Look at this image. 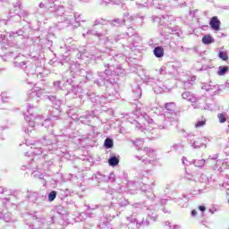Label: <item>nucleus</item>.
Listing matches in <instances>:
<instances>
[{"label":"nucleus","instance_id":"1","mask_svg":"<svg viewBox=\"0 0 229 229\" xmlns=\"http://www.w3.org/2000/svg\"><path fill=\"white\" fill-rule=\"evenodd\" d=\"M102 60L104 62V72H98V74L100 78L99 80H96L95 83L98 85V87H103V85H106V81L103 74L106 76H121L124 74V69L119 65L115 66V56L111 54H106L102 56Z\"/></svg>","mask_w":229,"mask_h":229},{"label":"nucleus","instance_id":"2","mask_svg":"<svg viewBox=\"0 0 229 229\" xmlns=\"http://www.w3.org/2000/svg\"><path fill=\"white\" fill-rule=\"evenodd\" d=\"M144 19H146V17L142 15V13L130 14V13H125L123 19L117 18L113 21H107V24L119 27L122 24H125V22H131V24L136 28H142V26H144Z\"/></svg>","mask_w":229,"mask_h":229},{"label":"nucleus","instance_id":"3","mask_svg":"<svg viewBox=\"0 0 229 229\" xmlns=\"http://www.w3.org/2000/svg\"><path fill=\"white\" fill-rule=\"evenodd\" d=\"M32 221L31 225H29L30 229H51V225H55V221H56L55 216H30Z\"/></svg>","mask_w":229,"mask_h":229},{"label":"nucleus","instance_id":"4","mask_svg":"<svg viewBox=\"0 0 229 229\" xmlns=\"http://www.w3.org/2000/svg\"><path fill=\"white\" fill-rule=\"evenodd\" d=\"M76 65H71V72L73 75L72 83H76V86L80 85V83H87L89 80H92L94 78V73L90 70L80 69L74 70Z\"/></svg>","mask_w":229,"mask_h":229},{"label":"nucleus","instance_id":"5","mask_svg":"<svg viewBox=\"0 0 229 229\" xmlns=\"http://www.w3.org/2000/svg\"><path fill=\"white\" fill-rule=\"evenodd\" d=\"M53 144V141L51 140V138L44 137L42 139V142L40 141H27V146H32L31 149H35L32 151L34 155H42L44 153V146H51Z\"/></svg>","mask_w":229,"mask_h":229},{"label":"nucleus","instance_id":"6","mask_svg":"<svg viewBox=\"0 0 229 229\" xmlns=\"http://www.w3.org/2000/svg\"><path fill=\"white\" fill-rule=\"evenodd\" d=\"M107 22L108 21H105L102 18L96 20L92 30H88L86 35H96L97 37H98V38H101V37H105V35H106V31L101 32L99 30H96V26H100L101 28H103L105 24H108Z\"/></svg>","mask_w":229,"mask_h":229},{"label":"nucleus","instance_id":"7","mask_svg":"<svg viewBox=\"0 0 229 229\" xmlns=\"http://www.w3.org/2000/svg\"><path fill=\"white\" fill-rule=\"evenodd\" d=\"M112 201L115 203L116 207L115 208H108L109 210H116L115 215H113L110 218L109 221H112L115 217V216H119L121 215V211H119V207H127L128 205V199L120 197L119 199H115V197L112 198Z\"/></svg>","mask_w":229,"mask_h":229},{"label":"nucleus","instance_id":"8","mask_svg":"<svg viewBox=\"0 0 229 229\" xmlns=\"http://www.w3.org/2000/svg\"><path fill=\"white\" fill-rule=\"evenodd\" d=\"M55 3H56V0H47L46 8H47L49 12H55L56 15H64V12H65L64 6L58 5Z\"/></svg>","mask_w":229,"mask_h":229},{"label":"nucleus","instance_id":"9","mask_svg":"<svg viewBox=\"0 0 229 229\" xmlns=\"http://www.w3.org/2000/svg\"><path fill=\"white\" fill-rule=\"evenodd\" d=\"M27 198L32 203H36V205H42V201H46V196L40 195L37 191H28ZM38 199H41L42 201H38Z\"/></svg>","mask_w":229,"mask_h":229},{"label":"nucleus","instance_id":"10","mask_svg":"<svg viewBox=\"0 0 229 229\" xmlns=\"http://www.w3.org/2000/svg\"><path fill=\"white\" fill-rule=\"evenodd\" d=\"M13 9L14 12H12L13 17H15L16 22L21 21V17H24V13H19V10H22V0H16V2L13 4Z\"/></svg>","mask_w":229,"mask_h":229},{"label":"nucleus","instance_id":"11","mask_svg":"<svg viewBox=\"0 0 229 229\" xmlns=\"http://www.w3.org/2000/svg\"><path fill=\"white\" fill-rule=\"evenodd\" d=\"M28 113L30 115H26L25 120L29 123L30 127L23 128V131L30 134V131H31V130H33V128H35V115L33 114V113H31V111H30V109H28Z\"/></svg>","mask_w":229,"mask_h":229},{"label":"nucleus","instance_id":"12","mask_svg":"<svg viewBox=\"0 0 229 229\" xmlns=\"http://www.w3.org/2000/svg\"><path fill=\"white\" fill-rule=\"evenodd\" d=\"M87 208L88 210H96L98 208H115V207H117V205H115V202L111 201L110 203L105 204V203H100L98 205H86L85 206Z\"/></svg>","mask_w":229,"mask_h":229},{"label":"nucleus","instance_id":"13","mask_svg":"<svg viewBox=\"0 0 229 229\" xmlns=\"http://www.w3.org/2000/svg\"><path fill=\"white\" fill-rule=\"evenodd\" d=\"M87 96L89 97V99L92 103H98V105H106L108 98L104 96H96L94 93H87Z\"/></svg>","mask_w":229,"mask_h":229},{"label":"nucleus","instance_id":"14","mask_svg":"<svg viewBox=\"0 0 229 229\" xmlns=\"http://www.w3.org/2000/svg\"><path fill=\"white\" fill-rule=\"evenodd\" d=\"M188 140H190V144L191 148H194L195 149L203 148V139L197 138L196 140L194 139V135L192 134H188Z\"/></svg>","mask_w":229,"mask_h":229},{"label":"nucleus","instance_id":"15","mask_svg":"<svg viewBox=\"0 0 229 229\" xmlns=\"http://www.w3.org/2000/svg\"><path fill=\"white\" fill-rule=\"evenodd\" d=\"M185 180L188 182H198V180H199V173L198 171H193V172H185L184 174Z\"/></svg>","mask_w":229,"mask_h":229},{"label":"nucleus","instance_id":"16","mask_svg":"<svg viewBox=\"0 0 229 229\" xmlns=\"http://www.w3.org/2000/svg\"><path fill=\"white\" fill-rule=\"evenodd\" d=\"M74 22V18H71V16L63 17L61 21L58 22V28H68Z\"/></svg>","mask_w":229,"mask_h":229},{"label":"nucleus","instance_id":"17","mask_svg":"<svg viewBox=\"0 0 229 229\" xmlns=\"http://www.w3.org/2000/svg\"><path fill=\"white\" fill-rule=\"evenodd\" d=\"M138 8H146L147 6H156L157 0H140L136 2Z\"/></svg>","mask_w":229,"mask_h":229},{"label":"nucleus","instance_id":"18","mask_svg":"<svg viewBox=\"0 0 229 229\" xmlns=\"http://www.w3.org/2000/svg\"><path fill=\"white\" fill-rule=\"evenodd\" d=\"M182 99H186V101H190V103H198L199 98L196 95L191 93V91H185L182 94Z\"/></svg>","mask_w":229,"mask_h":229},{"label":"nucleus","instance_id":"19","mask_svg":"<svg viewBox=\"0 0 229 229\" xmlns=\"http://www.w3.org/2000/svg\"><path fill=\"white\" fill-rule=\"evenodd\" d=\"M70 114H72V119H78L82 124H90V114H85L78 118L74 113L70 112Z\"/></svg>","mask_w":229,"mask_h":229},{"label":"nucleus","instance_id":"20","mask_svg":"<svg viewBox=\"0 0 229 229\" xmlns=\"http://www.w3.org/2000/svg\"><path fill=\"white\" fill-rule=\"evenodd\" d=\"M45 99H48V101L52 102V106L55 110H58L62 105V101L56 100V97L55 96H45Z\"/></svg>","mask_w":229,"mask_h":229},{"label":"nucleus","instance_id":"21","mask_svg":"<svg viewBox=\"0 0 229 229\" xmlns=\"http://www.w3.org/2000/svg\"><path fill=\"white\" fill-rule=\"evenodd\" d=\"M209 25L215 31H219L221 28V21H219V19H217V17L214 16L213 18H211Z\"/></svg>","mask_w":229,"mask_h":229},{"label":"nucleus","instance_id":"22","mask_svg":"<svg viewBox=\"0 0 229 229\" xmlns=\"http://www.w3.org/2000/svg\"><path fill=\"white\" fill-rule=\"evenodd\" d=\"M135 158H137L138 160H141L142 164H145V165H153L155 164V162H157V157H144L136 156Z\"/></svg>","mask_w":229,"mask_h":229},{"label":"nucleus","instance_id":"23","mask_svg":"<svg viewBox=\"0 0 229 229\" xmlns=\"http://www.w3.org/2000/svg\"><path fill=\"white\" fill-rule=\"evenodd\" d=\"M0 219H3L5 223H10V221H12V213L8 212L6 209H4L0 212Z\"/></svg>","mask_w":229,"mask_h":229},{"label":"nucleus","instance_id":"24","mask_svg":"<svg viewBox=\"0 0 229 229\" xmlns=\"http://www.w3.org/2000/svg\"><path fill=\"white\" fill-rule=\"evenodd\" d=\"M132 93L134 95L135 99H139L142 96V89L139 85L132 86Z\"/></svg>","mask_w":229,"mask_h":229},{"label":"nucleus","instance_id":"25","mask_svg":"<svg viewBox=\"0 0 229 229\" xmlns=\"http://www.w3.org/2000/svg\"><path fill=\"white\" fill-rule=\"evenodd\" d=\"M210 180H212V176H210V174H202L199 175V174L198 182H199V183H205L207 185V183H208Z\"/></svg>","mask_w":229,"mask_h":229},{"label":"nucleus","instance_id":"26","mask_svg":"<svg viewBox=\"0 0 229 229\" xmlns=\"http://www.w3.org/2000/svg\"><path fill=\"white\" fill-rule=\"evenodd\" d=\"M126 34H127L128 37H130L131 38L132 37H135V38H137V39H136L137 42H140V40H141L140 37H139V36L137 35V32L135 31V29H133V27H128V28H127V32H126Z\"/></svg>","mask_w":229,"mask_h":229},{"label":"nucleus","instance_id":"27","mask_svg":"<svg viewBox=\"0 0 229 229\" xmlns=\"http://www.w3.org/2000/svg\"><path fill=\"white\" fill-rule=\"evenodd\" d=\"M6 35H9L10 40H15L18 37H22L24 35V30H19L16 32H7Z\"/></svg>","mask_w":229,"mask_h":229},{"label":"nucleus","instance_id":"28","mask_svg":"<svg viewBox=\"0 0 229 229\" xmlns=\"http://www.w3.org/2000/svg\"><path fill=\"white\" fill-rule=\"evenodd\" d=\"M145 83H147V85H150V87H160V81H157L155 78H147L145 80Z\"/></svg>","mask_w":229,"mask_h":229},{"label":"nucleus","instance_id":"29","mask_svg":"<svg viewBox=\"0 0 229 229\" xmlns=\"http://www.w3.org/2000/svg\"><path fill=\"white\" fill-rule=\"evenodd\" d=\"M154 56L156 58H163L164 57V47H156L153 50Z\"/></svg>","mask_w":229,"mask_h":229},{"label":"nucleus","instance_id":"30","mask_svg":"<svg viewBox=\"0 0 229 229\" xmlns=\"http://www.w3.org/2000/svg\"><path fill=\"white\" fill-rule=\"evenodd\" d=\"M38 98H40V91H31L29 94V101H34L35 103H38Z\"/></svg>","mask_w":229,"mask_h":229},{"label":"nucleus","instance_id":"31","mask_svg":"<svg viewBox=\"0 0 229 229\" xmlns=\"http://www.w3.org/2000/svg\"><path fill=\"white\" fill-rule=\"evenodd\" d=\"M170 1L173 0H157L156 8H158L159 10H164V8L167 6V3H170Z\"/></svg>","mask_w":229,"mask_h":229},{"label":"nucleus","instance_id":"32","mask_svg":"<svg viewBox=\"0 0 229 229\" xmlns=\"http://www.w3.org/2000/svg\"><path fill=\"white\" fill-rule=\"evenodd\" d=\"M143 151L146 153V155L148 157V158H157V155H155V149L151 148L145 147L143 148Z\"/></svg>","mask_w":229,"mask_h":229},{"label":"nucleus","instance_id":"33","mask_svg":"<svg viewBox=\"0 0 229 229\" xmlns=\"http://www.w3.org/2000/svg\"><path fill=\"white\" fill-rule=\"evenodd\" d=\"M108 164H109V165H111V167H115V165H119V157H117L115 156H112L108 159Z\"/></svg>","mask_w":229,"mask_h":229},{"label":"nucleus","instance_id":"34","mask_svg":"<svg viewBox=\"0 0 229 229\" xmlns=\"http://www.w3.org/2000/svg\"><path fill=\"white\" fill-rule=\"evenodd\" d=\"M205 159H193L192 164L195 165V167H204L206 164Z\"/></svg>","mask_w":229,"mask_h":229},{"label":"nucleus","instance_id":"35","mask_svg":"<svg viewBox=\"0 0 229 229\" xmlns=\"http://www.w3.org/2000/svg\"><path fill=\"white\" fill-rule=\"evenodd\" d=\"M12 19H13V13L11 11L7 16V20L0 19V28H2V26H6V24H8V21H12Z\"/></svg>","mask_w":229,"mask_h":229},{"label":"nucleus","instance_id":"36","mask_svg":"<svg viewBox=\"0 0 229 229\" xmlns=\"http://www.w3.org/2000/svg\"><path fill=\"white\" fill-rule=\"evenodd\" d=\"M161 121H163V123H157V129L167 130L169 128V125L167 124V120L164 119V116H162Z\"/></svg>","mask_w":229,"mask_h":229},{"label":"nucleus","instance_id":"37","mask_svg":"<svg viewBox=\"0 0 229 229\" xmlns=\"http://www.w3.org/2000/svg\"><path fill=\"white\" fill-rule=\"evenodd\" d=\"M165 108L168 110V112H171V114H173V112L176 110V104H174V102L166 103L165 104Z\"/></svg>","mask_w":229,"mask_h":229},{"label":"nucleus","instance_id":"38","mask_svg":"<svg viewBox=\"0 0 229 229\" xmlns=\"http://www.w3.org/2000/svg\"><path fill=\"white\" fill-rule=\"evenodd\" d=\"M104 146L106 149H112V148H114V140L106 138L105 140Z\"/></svg>","mask_w":229,"mask_h":229},{"label":"nucleus","instance_id":"39","mask_svg":"<svg viewBox=\"0 0 229 229\" xmlns=\"http://www.w3.org/2000/svg\"><path fill=\"white\" fill-rule=\"evenodd\" d=\"M107 93L109 96H116L117 90H115V88H114V84L110 83L109 87H107Z\"/></svg>","mask_w":229,"mask_h":229},{"label":"nucleus","instance_id":"40","mask_svg":"<svg viewBox=\"0 0 229 229\" xmlns=\"http://www.w3.org/2000/svg\"><path fill=\"white\" fill-rule=\"evenodd\" d=\"M202 42L205 45L212 44V42H214V38H211L210 35H206L202 38Z\"/></svg>","mask_w":229,"mask_h":229},{"label":"nucleus","instance_id":"41","mask_svg":"<svg viewBox=\"0 0 229 229\" xmlns=\"http://www.w3.org/2000/svg\"><path fill=\"white\" fill-rule=\"evenodd\" d=\"M53 124V118H47L43 123V126H45V128H51Z\"/></svg>","mask_w":229,"mask_h":229},{"label":"nucleus","instance_id":"42","mask_svg":"<svg viewBox=\"0 0 229 229\" xmlns=\"http://www.w3.org/2000/svg\"><path fill=\"white\" fill-rule=\"evenodd\" d=\"M165 226H168L169 229H182V225H172L171 222L166 221L165 223Z\"/></svg>","mask_w":229,"mask_h":229},{"label":"nucleus","instance_id":"43","mask_svg":"<svg viewBox=\"0 0 229 229\" xmlns=\"http://www.w3.org/2000/svg\"><path fill=\"white\" fill-rule=\"evenodd\" d=\"M219 123H226V113H220L217 114Z\"/></svg>","mask_w":229,"mask_h":229},{"label":"nucleus","instance_id":"44","mask_svg":"<svg viewBox=\"0 0 229 229\" xmlns=\"http://www.w3.org/2000/svg\"><path fill=\"white\" fill-rule=\"evenodd\" d=\"M228 72V67L227 66H220L218 71L219 76H225Z\"/></svg>","mask_w":229,"mask_h":229},{"label":"nucleus","instance_id":"45","mask_svg":"<svg viewBox=\"0 0 229 229\" xmlns=\"http://www.w3.org/2000/svg\"><path fill=\"white\" fill-rule=\"evenodd\" d=\"M56 191H52L48 193V201H55L56 199Z\"/></svg>","mask_w":229,"mask_h":229},{"label":"nucleus","instance_id":"46","mask_svg":"<svg viewBox=\"0 0 229 229\" xmlns=\"http://www.w3.org/2000/svg\"><path fill=\"white\" fill-rule=\"evenodd\" d=\"M73 21L76 22V24L74 25L75 28H78V26H80V21H81L80 20V13H74Z\"/></svg>","mask_w":229,"mask_h":229},{"label":"nucleus","instance_id":"47","mask_svg":"<svg viewBox=\"0 0 229 229\" xmlns=\"http://www.w3.org/2000/svg\"><path fill=\"white\" fill-rule=\"evenodd\" d=\"M134 146H136V148H140V146H143L144 144V140L142 139H137L136 140L133 141Z\"/></svg>","mask_w":229,"mask_h":229},{"label":"nucleus","instance_id":"48","mask_svg":"<svg viewBox=\"0 0 229 229\" xmlns=\"http://www.w3.org/2000/svg\"><path fill=\"white\" fill-rule=\"evenodd\" d=\"M219 58H221V60L226 61L228 60V55L226 54V52H223L220 51L218 54Z\"/></svg>","mask_w":229,"mask_h":229},{"label":"nucleus","instance_id":"49","mask_svg":"<svg viewBox=\"0 0 229 229\" xmlns=\"http://www.w3.org/2000/svg\"><path fill=\"white\" fill-rule=\"evenodd\" d=\"M172 149L178 151V149H183V145L182 143H175L173 145Z\"/></svg>","mask_w":229,"mask_h":229},{"label":"nucleus","instance_id":"50","mask_svg":"<svg viewBox=\"0 0 229 229\" xmlns=\"http://www.w3.org/2000/svg\"><path fill=\"white\" fill-rule=\"evenodd\" d=\"M161 21H164V22H171V21H173V16L163 15Z\"/></svg>","mask_w":229,"mask_h":229},{"label":"nucleus","instance_id":"51","mask_svg":"<svg viewBox=\"0 0 229 229\" xmlns=\"http://www.w3.org/2000/svg\"><path fill=\"white\" fill-rule=\"evenodd\" d=\"M182 162L183 165H192V160L190 161V160L187 159V157H182Z\"/></svg>","mask_w":229,"mask_h":229},{"label":"nucleus","instance_id":"52","mask_svg":"<svg viewBox=\"0 0 229 229\" xmlns=\"http://www.w3.org/2000/svg\"><path fill=\"white\" fill-rule=\"evenodd\" d=\"M104 180H109L110 182H115V174L111 173L108 177L104 175Z\"/></svg>","mask_w":229,"mask_h":229},{"label":"nucleus","instance_id":"53","mask_svg":"<svg viewBox=\"0 0 229 229\" xmlns=\"http://www.w3.org/2000/svg\"><path fill=\"white\" fill-rule=\"evenodd\" d=\"M9 55H19V49L12 47L9 50Z\"/></svg>","mask_w":229,"mask_h":229},{"label":"nucleus","instance_id":"54","mask_svg":"<svg viewBox=\"0 0 229 229\" xmlns=\"http://www.w3.org/2000/svg\"><path fill=\"white\" fill-rule=\"evenodd\" d=\"M206 124V122L201 120V121H198L195 123V128H203V126Z\"/></svg>","mask_w":229,"mask_h":229},{"label":"nucleus","instance_id":"55","mask_svg":"<svg viewBox=\"0 0 229 229\" xmlns=\"http://www.w3.org/2000/svg\"><path fill=\"white\" fill-rule=\"evenodd\" d=\"M166 33H170L171 35H176L177 37H180V32H178L176 30L166 29Z\"/></svg>","mask_w":229,"mask_h":229},{"label":"nucleus","instance_id":"56","mask_svg":"<svg viewBox=\"0 0 229 229\" xmlns=\"http://www.w3.org/2000/svg\"><path fill=\"white\" fill-rule=\"evenodd\" d=\"M106 194H114L115 193V190H114V188H106L104 189Z\"/></svg>","mask_w":229,"mask_h":229},{"label":"nucleus","instance_id":"57","mask_svg":"<svg viewBox=\"0 0 229 229\" xmlns=\"http://www.w3.org/2000/svg\"><path fill=\"white\" fill-rule=\"evenodd\" d=\"M83 216L92 218V217H94V213H92V212L81 213L80 215V217H83Z\"/></svg>","mask_w":229,"mask_h":229},{"label":"nucleus","instance_id":"58","mask_svg":"<svg viewBox=\"0 0 229 229\" xmlns=\"http://www.w3.org/2000/svg\"><path fill=\"white\" fill-rule=\"evenodd\" d=\"M118 41L119 39L117 38H113L110 36L106 38V42H111V44H114V42H118Z\"/></svg>","mask_w":229,"mask_h":229},{"label":"nucleus","instance_id":"59","mask_svg":"<svg viewBox=\"0 0 229 229\" xmlns=\"http://www.w3.org/2000/svg\"><path fill=\"white\" fill-rule=\"evenodd\" d=\"M15 67H21V69H24L26 67V62H21V63H15L14 64Z\"/></svg>","mask_w":229,"mask_h":229},{"label":"nucleus","instance_id":"60","mask_svg":"<svg viewBox=\"0 0 229 229\" xmlns=\"http://www.w3.org/2000/svg\"><path fill=\"white\" fill-rule=\"evenodd\" d=\"M1 98H2L3 103H6L8 101V100H6V99H8V95L6 93H2Z\"/></svg>","mask_w":229,"mask_h":229},{"label":"nucleus","instance_id":"61","mask_svg":"<svg viewBox=\"0 0 229 229\" xmlns=\"http://www.w3.org/2000/svg\"><path fill=\"white\" fill-rule=\"evenodd\" d=\"M202 90H212V85H208V84L202 85Z\"/></svg>","mask_w":229,"mask_h":229},{"label":"nucleus","instance_id":"62","mask_svg":"<svg viewBox=\"0 0 229 229\" xmlns=\"http://www.w3.org/2000/svg\"><path fill=\"white\" fill-rule=\"evenodd\" d=\"M100 229H112V228H110V224L106 223L100 225Z\"/></svg>","mask_w":229,"mask_h":229},{"label":"nucleus","instance_id":"63","mask_svg":"<svg viewBox=\"0 0 229 229\" xmlns=\"http://www.w3.org/2000/svg\"><path fill=\"white\" fill-rule=\"evenodd\" d=\"M192 87V83L191 82H184V89H191Z\"/></svg>","mask_w":229,"mask_h":229},{"label":"nucleus","instance_id":"64","mask_svg":"<svg viewBox=\"0 0 229 229\" xmlns=\"http://www.w3.org/2000/svg\"><path fill=\"white\" fill-rule=\"evenodd\" d=\"M8 203H10V199H3L4 207H6L8 205Z\"/></svg>","mask_w":229,"mask_h":229}]
</instances>
